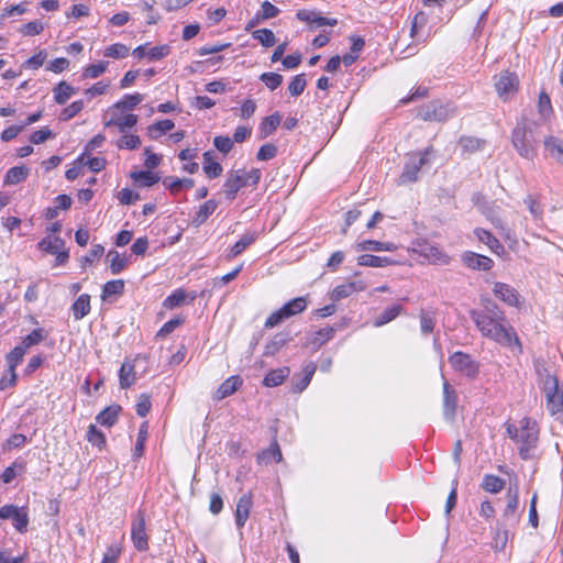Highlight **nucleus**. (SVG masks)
<instances>
[{
    "label": "nucleus",
    "instance_id": "obj_1",
    "mask_svg": "<svg viewBox=\"0 0 563 563\" xmlns=\"http://www.w3.org/2000/svg\"><path fill=\"white\" fill-rule=\"evenodd\" d=\"M471 318L483 336L503 346L522 351L515 329L507 323L505 312L496 303L489 302L483 311H471Z\"/></svg>",
    "mask_w": 563,
    "mask_h": 563
},
{
    "label": "nucleus",
    "instance_id": "obj_2",
    "mask_svg": "<svg viewBox=\"0 0 563 563\" xmlns=\"http://www.w3.org/2000/svg\"><path fill=\"white\" fill-rule=\"evenodd\" d=\"M537 382L545 395L547 409L551 415L563 411V391L559 387L556 375L544 362L537 360L534 362Z\"/></svg>",
    "mask_w": 563,
    "mask_h": 563
},
{
    "label": "nucleus",
    "instance_id": "obj_3",
    "mask_svg": "<svg viewBox=\"0 0 563 563\" xmlns=\"http://www.w3.org/2000/svg\"><path fill=\"white\" fill-rule=\"evenodd\" d=\"M506 430L509 438L520 445V454L523 457L538 442L539 429L537 422L530 418H522L519 426L507 423Z\"/></svg>",
    "mask_w": 563,
    "mask_h": 563
},
{
    "label": "nucleus",
    "instance_id": "obj_4",
    "mask_svg": "<svg viewBox=\"0 0 563 563\" xmlns=\"http://www.w3.org/2000/svg\"><path fill=\"white\" fill-rule=\"evenodd\" d=\"M307 308V300L305 297H297L286 302L282 308L272 312L265 321L266 328H274L284 320L299 314Z\"/></svg>",
    "mask_w": 563,
    "mask_h": 563
},
{
    "label": "nucleus",
    "instance_id": "obj_5",
    "mask_svg": "<svg viewBox=\"0 0 563 563\" xmlns=\"http://www.w3.org/2000/svg\"><path fill=\"white\" fill-rule=\"evenodd\" d=\"M412 251L429 264L446 265L450 262V256L440 246L426 240L415 242Z\"/></svg>",
    "mask_w": 563,
    "mask_h": 563
},
{
    "label": "nucleus",
    "instance_id": "obj_6",
    "mask_svg": "<svg viewBox=\"0 0 563 563\" xmlns=\"http://www.w3.org/2000/svg\"><path fill=\"white\" fill-rule=\"evenodd\" d=\"M512 144L520 156L533 159L536 147L532 132L525 124H518L512 132Z\"/></svg>",
    "mask_w": 563,
    "mask_h": 563
},
{
    "label": "nucleus",
    "instance_id": "obj_7",
    "mask_svg": "<svg viewBox=\"0 0 563 563\" xmlns=\"http://www.w3.org/2000/svg\"><path fill=\"white\" fill-rule=\"evenodd\" d=\"M507 504L503 511L499 522L501 526H516L520 521L519 512V489L517 486H510L506 494Z\"/></svg>",
    "mask_w": 563,
    "mask_h": 563
},
{
    "label": "nucleus",
    "instance_id": "obj_8",
    "mask_svg": "<svg viewBox=\"0 0 563 563\" xmlns=\"http://www.w3.org/2000/svg\"><path fill=\"white\" fill-rule=\"evenodd\" d=\"M430 153L431 150L427 148L423 152L412 153L408 156V161L400 176L402 183L417 180L421 167L429 162Z\"/></svg>",
    "mask_w": 563,
    "mask_h": 563
},
{
    "label": "nucleus",
    "instance_id": "obj_9",
    "mask_svg": "<svg viewBox=\"0 0 563 563\" xmlns=\"http://www.w3.org/2000/svg\"><path fill=\"white\" fill-rule=\"evenodd\" d=\"M0 519H11L13 527L20 533H24L27 530L29 514L25 507H18L15 505H4L0 508Z\"/></svg>",
    "mask_w": 563,
    "mask_h": 563
},
{
    "label": "nucleus",
    "instance_id": "obj_10",
    "mask_svg": "<svg viewBox=\"0 0 563 563\" xmlns=\"http://www.w3.org/2000/svg\"><path fill=\"white\" fill-rule=\"evenodd\" d=\"M131 539L137 551H146L148 549V537L146 533L145 516L139 511L132 520Z\"/></svg>",
    "mask_w": 563,
    "mask_h": 563
},
{
    "label": "nucleus",
    "instance_id": "obj_11",
    "mask_svg": "<svg viewBox=\"0 0 563 563\" xmlns=\"http://www.w3.org/2000/svg\"><path fill=\"white\" fill-rule=\"evenodd\" d=\"M518 85L517 75L510 71L500 73L495 81L496 91L504 101L511 99L516 95Z\"/></svg>",
    "mask_w": 563,
    "mask_h": 563
},
{
    "label": "nucleus",
    "instance_id": "obj_12",
    "mask_svg": "<svg viewBox=\"0 0 563 563\" xmlns=\"http://www.w3.org/2000/svg\"><path fill=\"white\" fill-rule=\"evenodd\" d=\"M492 290L496 298L509 307L520 308L523 303L518 290L506 283L496 282Z\"/></svg>",
    "mask_w": 563,
    "mask_h": 563
},
{
    "label": "nucleus",
    "instance_id": "obj_13",
    "mask_svg": "<svg viewBox=\"0 0 563 563\" xmlns=\"http://www.w3.org/2000/svg\"><path fill=\"white\" fill-rule=\"evenodd\" d=\"M449 361L454 371L460 372L464 376L473 378L478 374V364L466 353L455 352L450 356Z\"/></svg>",
    "mask_w": 563,
    "mask_h": 563
},
{
    "label": "nucleus",
    "instance_id": "obj_14",
    "mask_svg": "<svg viewBox=\"0 0 563 563\" xmlns=\"http://www.w3.org/2000/svg\"><path fill=\"white\" fill-rule=\"evenodd\" d=\"M38 249L56 255L57 264H64L69 257L68 252L65 250V242L59 236H45L40 241Z\"/></svg>",
    "mask_w": 563,
    "mask_h": 563
},
{
    "label": "nucleus",
    "instance_id": "obj_15",
    "mask_svg": "<svg viewBox=\"0 0 563 563\" xmlns=\"http://www.w3.org/2000/svg\"><path fill=\"white\" fill-rule=\"evenodd\" d=\"M246 186L247 180L244 177V169L229 172L223 184L225 198L230 201L234 200L239 190Z\"/></svg>",
    "mask_w": 563,
    "mask_h": 563
},
{
    "label": "nucleus",
    "instance_id": "obj_16",
    "mask_svg": "<svg viewBox=\"0 0 563 563\" xmlns=\"http://www.w3.org/2000/svg\"><path fill=\"white\" fill-rule=\"evenodd\" d=\"M365 289L366 284L363 280L347 282L334 287L333 290L331 291L330 298L333 301H339L355 292L364 291Z\"/></svg>",
    "mask_w": 563,
    "mask_h": 563
},
{
    "label": "nucleus",
    "instance_id": "obj_17",
    "mask_svg": "<svg viewBox=\"0 0 563 563\" xmlns=\"http://www.w3.org/2000/svg\"><path fill=\"white\" fill-rule=\"evenodd\" d=\"M296 18L302 22H306L308 24H314L317 26H334L338 24L336 19L321 16L320 13L314 10H298L296 13Z\"/></svg>",
    "mask_w": 563,
    "mask_h": 563
},
{
    "label": "nucleus",
    "instance_id": "obj_18",
    "mask_svg": "<svg viewBox=\"0 0 563 563\" xmlns=\"http://www.w3.org/2000/svg\"><path fill=\"white\" fill-rule=\"evenodd\" d=\"M462 261L468 268L478 271H489L494 262L492 258L485 255H481L474 252H465L462 255Z\"/></svg>",
    "mask_w": 563,
    "mask_h": 563
},
{
    "label": "nucleus",
    "instance_id": "obj_19",
    "mask_svg": "<svg viewBox=\"0 0 563 563\" xmlns=\"http://www.w3.org/2000/svg\"><path fill=\"white\" fill-rule=\"evenodd\" d=\"M544 153L545 156L554 159L556 163L563 165V139L550 135L544 139Z\"/></svg>",
    "mask_w": 563,
    "mask_h": 563
},
{
    "label": "nucleus",
    "instance_id": "obj_20",
    "mask_svg": "<svg viewBox=\"0 0 563 563\" xmlns=\"http://www.w3.org/2000/svg\"><path fill=\"white\" fill-rule=\"evenodd\" d=\"M197 294L195 291L187 292L184 289H176L163 301V306L166 309H174L184 305L185 302H191L196 299Z\"/></svg>",
    "mask_w": 563,
    "mask_h": 563
},
{
    "label": "nucleus",
    "instance_id": "obj_21",
    "mask_svg": "<svg viewBox=\"0 0 563 563\" xmlns=\"http://www.w3.org/2000/svg\"><path fill=\"white\" fill-rule=\"evenodd\" d=\"M457 396L455 390L444 379L443 382V410L446 419L452 420L456 410Z\"/></svg>",
    "mask_w": 563,
    "mask_h": 563
},
{
    "label": "nucleus",
    "instance_id": "obj_22",
    "mask_svg": "<svg viewBox=\"0 0 563 563\" xmlns=\"http://www.w3.org/2000/svg\"><path fill=\"white\" fill-rule=\"evenodd\" d=\"M474 234L479 242L487 245V247L496 255L501 256L505 254V247L489 231L477 228L474 230Z\"/></svg>",
    "mask_w": 563,
    "mask_h": 563
},
{
    "label": "nucleus",
    "instance_id": "obj_23",
    "mask_svg": "<svg viewBox=\"0 0 563 563\" xmlns=\"http://www.w3.org/2000/svg\"><path fill=\"white\" fill-rule=\"evenodd\" d=\"M252 504L251 494H244L240 497L235 510V523L239 528H242L249 519Z\"/></svg>",
    "mask_w": 563,
    "mask_h": 563
},
{
    "label": "nucleus",
    "instance_id": "obj_24",
    "mask_svg": "<svg viewBox=\"0 0 563 563\" xmlns=\"http://www.w3.org/2000/svg\"><path fill=\"white\" fill-rule=\"evenodd\" d=\"M144 99L140 92L124 95L120 100L113 103V111L128 112L134 110Z\"/></svg>",
    "mask_w": 563,
    "mask_h": 563
},
{
    "label": "nucleus",
    "instance_id": "obj_25",
    "mask_svg": "<svg viewBox=\"0 0 563 563\" xmlns=\"http://www.w3.org/2000/svg\"><path fill=\"white\" fill-rule=\"evenodd\" d=\"M289 374H290V368L287 366L272 369L264 377L263 385L265 387L279 386L285 382V379L289 376Z\"/></svg>",
    "mask_w": 563,
    "mask_h": 563
},
{
    "label": "nucleus",
    "instance_id": "obj_26",
    "mask_svg": "<svg viewBox=\"0 0 563 563\" xmlns=\"http://www.w3.org/2000/svg\"><path fill=\"white\" fill-rule=\"evenodd\" d=\"M137 123V115L133 113H125L121 119L113 118L103 122L106 128L115 126L119 132L125 133L129 129Z\"/></svg>",
    "mask_w": 563,
    "mask_h": 563
},
{
    "label": "nucleus",
    "instance_id": "obj_27",
    "mask_svg": "<svg viewBox=\"0 0 563 563\" xmlns=\"http://www.w3.org/2000/svg\"><path fill=\"white\" fill-rule=\"evenodd\" d=\"M163 185L170 191L172 195H177L181 190L192 188L195 181L191 178L166 177L163 180Z\"/></svg>",
    "mask_w": 563,
    "mask_h": 563
},
{
    "label": "nucleus",
    "instance_id": "obj_28",
    "mask_svg": "<svg viewBox=\"0 0 563 563\" xmlns=\"http://www.w3.org/2000/svg\"><path fill=\"white\" fill-rule=\"evenodd\" d=\"M121 410L122 408L119 405H111L99 412L96 420L101 426L112 427L117 422Z\"/></svg>",
    "mask_w": 563,
    "mask_h": 563
},
{
    "label": "nucleus",
    "instance_id": "obj_29",
    "mask_svg": "<svg viewBox=\"0 0 563 563\" xmlns=\"http://www.w3.org/2000/svg\"><path fill=\"white\" fill-rule=\"evenodd\" d=\"M202 168L208 178H217L223 172L221 164L214 159L210 152L203 154Z\"/></svg>",
    "mask_w": 563,
    "mask_h": 563
},
{
    "label": "nucleus",
    "instance_id": "obj_30",
    "mask_svg": "<svg viewBox=\"0 0 563 563\" xmlns=\"http://www.w3.org/2000/svg\"><path fill=\"white\" fill-rule=\"evenodd\" d=\"M316 369H317V366L313 362L306 364L302 368L303 376L298 382H294V384H292V391L294 393L303 391L310 384V382L316 373Z\"/></svg>",
    "mask_w": 563,
    "mask_h": 563
},
{
    "label": "nucleus",
    "instance_id": "obj_31",
    "mask_svg": "<svg viewBox=\"0 0 563 563\" xmlns=\"http://www.w3.org/2000/svg\"><path fill=\"white\" fill-rule=\"evenodd\" d=\"M73 316L76 320H81L90 312V296L80 295L71 306Z\"/></svg>",
    "mask_w": 563,
    "mask_h": 563
},
{
    "label": "nucleus",
    "instance_id": "obj_32",
    "mask_svg": "<svg viewBox=\"0 0 563 563\" xmlns=\"http://www.w3.org/2000/svg\"><path fill=\"white\" fill-rule=\"evenodd\" d=\"M508 526H501V522L497 523V527L494 531L493 539H492V548L495 551H503L505 550L508 539H509V531L507 530Z\"/></svg>",
    "mask_w": 563,
    "mask_h": 563
},
{
    "label": "nucleus",
    "instance_id": "obj_33",
    "mask_svg": "<svg viewBox=\"0 0 563 563\" xmlns=\"http://www.w3.org/2000/svg\"><path fill=\"white\" fill-rule=\"evenodd\" d=\"M395 261L386 256H376L371 254H363L357 257V264L368 267H385L394 264Z\"/></svg>",
    "mask_w": 563,
    "mask_h": 563
},
{
    "label": "nucleus",
    "instance_id": "obj_34",
    "mask_svg": "<svg viewBox=\"0 0 563 563\" xmlns=\"http://www.w3.org/2000/svg\"><path fill=\"white\" fill-rule=\"evenodd\" d=\"M242 385V379L239 376H231L225 379L218 388L217 399H223L232 395Z\"/></svg>",
    "mask_w": 563,
    "mask_h": 563
},
{
    "label": "nucleus",
    "instance_id": "obj_35",
    "mask_svg": "<svg viewBox=\"0 0 563 563\" xmlns=\"http://www.w3.org/2000/svg\"><path fill=\"white\" fill-rule=\"evenodd\" d=\"M280 122L282 115L277 112L264 118L260 124L261 136L264 139L272 135L276 131Z\"/></svg>",
    "mask_w": 563,
    "mask_h": 563
},
{
    "label": "nucleus",
    "instance_id": "obj_36",
    "mask_svg": "<svg viewBox=\"0 0 563 563\" xmlns=\"http://www.w3.org/2000/svg\"><path fill=\"white\" fill-rule=\"evenodd\" d=\"M135 382L134 365L130 362H124L119 371V383L122 389L129 388Z\"/></svg>",
    "mask_w": 563,
    "mask_h": 563
},
{
    "label": "nucleus",
    "instance_id": "obj_37",
    "mask_svg": "<svg viewBox=\"0 0 563 563\" xmlns=\"http://www.w3.org/2000/svg\"><path fill=\"white\" fill-rule=\"evenodd\" d=\"M53 93L56 103L65 104L68 101V99L76 93V89L66 81H60L53 89Z\"/></svg>",
    "mask_w": 563,
    "mask_h": 563
},
{
    "label": "nucleus",
    "instance_id": "obj_38",
    "mask_svg": "<svg viewBox=\"0 0 563 563\" xmlns=\"http://www.w3.org/2000/svg\"><path fill=\"white\" fill-rule=\"evenodd\" d=\"M218 203L216 200L210 199L200 206L196 216L192 219V223L196 227L201 225L206 220L216 211Z\"/></svg>",
    "mask_w": 563,
    "mask_h": 563
},
{
    "label": "nucleus",
    "instance_id": "obj_39",
    "mask_svg": "<svg viewBox=\"0 0 563 563\" xmlns=\"http://www.w3.org/2000/svg\"><path fill=\"white\" fill-rule=\"evenodd\" d=\"M174 126H175V123L172 120L165 119V120H161V121H157V122L151 124L147 128V133L151 139L156 140L159 136H162L163 134L173 130Z\"/></svg>",
    "mask_w": 563,
    "mask_h": 563
},
{
    "label": "nucleus",
    "instance_id": "obj_40",
    "mask_svg": "<svg viewBox=\"0 0 563 563\" xmlns=\"http://www.w3.org/2000/svg\"><path fill=\"white\" fill-rule=\"evenodd\" d=\"M404 311L400 305H394L385 309L379 317L374 320V327L379 328L395 320Z\"/></svg>",
    "mask_w": 563,
    "mask_h": 563
},
{
    "label": "nucleus",
    "instance_id": "obj_41",
    "mask_svg": "<svg viewBox=\"0 0 563 563\" xmlns=\"http://www.w3.org/2000/svg\"><path fill=\"white\" fill-rule=\"evenodd\" d=\"M130 177L134 183L144 187H151L159 180L158 175L151 170L132 172Z\"/></svg>",
    "mask_w": 563,
    "mask_h": 563
},
{
    "label": "nucleus",
    "instance_id": "obj_42",
    "mask_svg": "<svg viewBox=\"0 0 563 563\" xmlns=\"http://www.w3.org/2000/svg\"><path fill=\"white\" fill-rule=\"evenodd\" d=\"M256 240V233L247 232L243 234L240 240L231 247L229 257H235L244 252Z\"/></svg>",
    "mask_w": 563,
    "mask_h": 563
},
{
    "label": "nucleus",
    "instance_id": "obj_43",
    "mask_svg": "<svg viewBox=\"0 0 563 563\" xmlns=\"http://www.w3.org/2000/svg\"><path fill=\"white\" fill-rule=\"evenodd\" d=\"M25 353H26V351L21 345H16L7 355V363H8L9 372H11V382L14 379V371L18 367V365L22 362Z\"/></svg>",
    "mask_w": 563,
    "mask_h": 563
},
{
    "label": "nucleus",
    "instance_id": "obj_44",
    "mask_svg": "<svg viewBox=\"0 0 563 563\" xmlns=\"http://www.w3.org/2000/svg\"><path fill=\"white\" fill-rule=\"evenodd\" d=\"M505 487V481L495 475H485L482 482V488L488 493L497 494Z\"/></svg>",
    "mask_w": 563,
    "mask_h": 563
},
{
    "label": "nucleus",
    "instance_id": "obj_45",
    "mask_svg": "<svg viewBox=\"0 0 563 563\" xmlns=\"http://www.w3.org/2000/svg\"><path fill=\"white\" fill-rule=\"evenodd\" d=\"M108 65L109 63L104 60L88 65L84 68L81 76L84 79H96L107 71Z\"/></svg>",
    "mask_w": 563,
    "mask_h": 563
},
{
    "label": "nucleus",
    "instance_id": "obj_46",
    "mask_svg": "<svg viewBox=\"0 0 563 563\" xmlns=\"http://www.w3.org/2000/svg\"><path fill=\"white\" fill-rule=\"evenodd\" d=\"M29 175V169L25 167L15 166L10 168L4 176V184L16 185L23 181Z\"/></svg>",
    "mask_w": 563,
    "mask_h": 563
},
{
    "label": "nucleus",
    "instance_id": "obj_47",
    "mask_svg": "<svg viewBox=\"0 0 563 563\" xmlns=\"http://www.w3.org/2000/svg\"><path fill=\"white\" fill-rule=\"evenodd\" d=\"M124 290V282L122 279H115L107 282L103 285L101 298L102 300L109 299L111 296L121 295Z\"/></svg>",
    "mask_w": 563,
    "mask_h": 563
},
{
    "label": "nucleus",
    "instance_id": "obj_48",
    "mask_svg": "<svg viewBox=\"0 0 563 563\" xmlns=\"http://www.w3.org/2000/svg\"><path fill=\"white\" fill-rule=\"evenodd\" d=\"M130 48L122 43H114L104 48L102 55L104 57L122 59L129 55Z\"/></svg>",
    "mask_w": 563,
    "mask_h": 563
},
{
    "label": "nucleus",
    "instance_id": "obj_49",
    "mask_svg": "<svg viewBox=\"0 0 563 563\" xmlns=\"http://www.w3.org/2000/svg\"><path fill=\"white\" fill-rule=\"evenodd\" d=\"M25 471V463L15 461L10 466H8L3 473L1 474V479L3 483H11L19 474Z\"/></svg>",
    "mask_w": 563,
    "mask_h": 563
},
{
    "label": "nucleus",
    "instance_id": "obj_50",
    "mask_svg": "<svg viewBox=\"0 0 563 563\" xmlns=\"http://www.w3.org/2000/svg\"><path fill=\"white\" fill-rule=\"evenodd\" d=\"M252 37L258 41L264 47H272L276 43L275 34L272 30L268 29H260L253 31Z\"/></svg>",
    "mask_w": 563,
    "mask_h": 563
},
{
    "label": "nucleus",
    "instance_id": "obj_51",
    "mask_svg": "<svg viewBox=\"0 0 563 563\" xmlns=\"http://www.w3.org/2000/svg\"><path fill=\"white\" fill-rule=\"evenodd\" d=\"M46 334L42 328L34 329L30 334L23 338L22 343L20 344L25 351L34 345L40 344L44 341Z\"/></svg>",
    "mask_w": 563,
    "mask_h": 563
},
{
    "label": "nucleus",
    "instance_id": "obj_52",
    "mask_svg": "<svg viewBox=\"0 0 563 563\" xmlns=\"http://www.w3.org/2000/svg\"><path fill=\"white\" fill-rule=\"evenodd\" d=\"M108 257H110V269L112 274H119L121 273L126 264H128V257L125 255H122L115 251H111L108 254Z\"/></svg>",
    "mask_w": 563,
    "mask_h": 563
},
{
    "label": "nucleus",
    "instance_id": "obj_53",
    "mask_svg": "<svg viewBox=\"0 0 563 563\" xmlns=\"http://www.w3.org/2000/svg\"><path fill=\"white\" fill-rule=\"evenodd\" d=\"M123 135L117 141L119 148L136 150L141 145V139L136 134L122 133Z\"/></svg>",
    "mask_w": 563,
    "mask_h": 563
},
{
    "label": "nucleus",
    "instance_id": "obj_54",
    "mask_svg": "<svg viewBox=\"0 0 563 563\" xmlns=\"http://www.w3.org/2000/svg\"><path fill=\"white\" fill-rule=\"evenodd\" d=\"M538 112L541 115V118L544 119V120H548L551 117L552 112H553L550 97L544 91H542L539 95Z\"/></svg>",
    "mask_w": 563,
    "mask_h": 563
},
{
    "label": "nucleus",
    "instance_id": "obj_55",
    "mask_svg": "<svg viewBox=\"0 0 563 563\" xmlns=\"http://www.w3.org/2000/svg\"><path fill=\"white\" fill-rule=\"evenodd\" d=\"M306 85L307 81L305 75H296L288 85V91L292 97H298L303 92Z\"/></svg>",
    "mask_w": 563,
    "mask_h": 563
},
{
    "label": "nucleus",
    "instance_id": "obj_56",
    "mask_svg": "<svg viewBox=\"0 0 563 563\" xmlns=\"http://www.w3.org/2000/svg\"><path fill=\"white\" fill-rule=\"evenodd\" d=\"M87 440L92 445L101 449L106 444L104 434L97 429L95 424H90L87 430Z\"/></svg>",
    "mask_w": 563,
    "mask_h": 563
},
{
    "label": "nucleus",
    "instance_id": "obj_57",
    "mask_svg": "<svg viewBox=\"0 0 563 563\" xmlns=\"http://www.w3.org/2000/svg\"><path fill=\"white\" fill-rule=\"evenodd\" d=\"M44 31V24L40 20L31 21L19 29V32L24 36L38 35Z\"/></svg>",
    "mask_w": 563,
    "mask_h": 563
},
{
    "label": "nucleus",
    "instance_id": "obj_58",
    "mask_svg": "<svg viewBox=\"0 0 563 563\" xmlns=\"http://www.w3.org/2000/svg\"><path fill=\"white\" fill-rule=\"evenodd\" d=\"M282 459V451L276 442H274L267 450L263 451L258 455V460L263 462H269L272 460L275 462H280Z\"/></svg>",
    "mask_w": 563,
    "mask_h": 563
},
{
    "label": "nucleus",
    "instance_id": "obj_59",
    "mask_svg": "<svg viewBox=\"0 0 563 563\" xmlns=\"http://www.w3.org/2000/svg\"><path fill=\"white\" fill-rule=\"evenodd\" d=\"M85 104L82 100H77L71 102L68 107L64 108L60 112V120L68 121L71 118H74L76 114H78L82 109Z\"/></svg>",
    "mask_w": 563,
    "mask_h": 563
},
{
    "label": "nucleus",
    "instance_id": "obj_60",
    "mask_svg": "<svg viewBox=\"0 0 563 563\" xmlns=\"http://www.w3.org/2000/svg\"><path fill=\"white\" fill-rule=\"evenodd\" d=\"M109 87H110V81L109 80H107V81L106 80H100V81L93 84L91 87L87 88L84 91V95L91 99V98H95L97 96H101V95L107 93Z\"/></svg>",
    "mask_w": 563,
    "mask_h": 563
},
{
    "label": "nucleus",
    "instance_id": "obj_61",
    "mask_svg": "<svg viewBox=\"0 0 563 563\" xmlns=\"http://www.w3.org/2000/svg\"><path fill=\"white\" fill-rule=\"evenodd\" d=\"M169 53L170 46L167 44H163L148 48V51L146 52V57L150 60H159L166 57Z\"/></svg>",
    "mask_w": 563,
    "mask_h": 563
},
{
    "label": "nucleus",
    "instance_id": "obj_62",
    "mask_svg": "<svg viewBox=\"0 0 563 563\" xmlns=\"http://www.w3.org/2000/svg\"><path fill=\"white\" fill-rule=\"evenodd\" d=\"M260 79L271 90H275L283 82V76L277 73H264L261 75Z\"/></svg>",
    "mask_w": 563,
    "mask_h": 563
},
{
    "label": "nucleus",
    "instance_id": "obj_63",
    "mask_svg": "<svg viewBox=\"0 0 563 563\" xmlns=\"http://www.w3.org/2000/svg\"><path fill=\"white\" fill-rule=\"evenodd\" d=\"M277 154V146L272 143L262 145L256 154L258 161H269Z\"/></svg>",
    "mask_w": 563,
    "mask_h": 563
},
{
    "label": "nucleus",
    "instance_id": "obj_64",
    "mask_svg": "<svg viewBox=\"0 0 563 563\" xmlns=\"http://www.w3.org/2000/svg\"><path fill=\"white\" fill-rule=\"evenodd\" d=\"M54 137V134L52 132V130L47 126H44L37 131H34L31 135H30V141L33 143V144H42L44 143L45 141H47L48 139H52Z\"/></svg>",
    "mask_w": 563,
    "mask_h": 563
}]
</instances>
